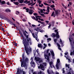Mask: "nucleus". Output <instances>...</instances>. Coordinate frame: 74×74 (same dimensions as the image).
Instances as JSON below:
<instances>
[{
    "mask_svg": "<svg viewBox=\"0 0 74 74\" xmlns=\"http://www.w3.org/2000/svg\"><path fill=\"white\" fill-rule=\"evenodd\" d=\"M29 40H30V39H27L24 38V39H23L22 42L24 46V48L26 51V53H27V54H29L28 52H29V48L28 47L29 45Z\"/></svg>",
    "mask_w": 74,
    "mask_h": 74,
    "instance_id": "f257e3e1",
    "label": "nucleus"
},
{
    "mask_svg": "<svg viewBox=\"0 0 74 74\" xmlns=\"http://www.w3.org/2000/svg\"><path fill=\"white\" fill-rule=\"evenodd\" d=\"M22 58L20 60L21 63V67H24L25 68L26 66V63L28 62L29 60L27 58L25 59V54L24 53H23L22 54Z\"/></svg>",
    "mask_w": 74,
    "mask_h": 74,
    "instance_id": "f03ea898",
    "label": "nucleus"
},
{
    "mask_svg": "<svg viewBox=\"0 0 74 74\" xmlns=\"http://www.w3.org/2000/svg\"><path fill=\"white\" fill-rule=\"evenodd\" d=\"M32 35L34 38H36V40H37V41H38H38H39V39H38V36H37V35H36V33H35V36H34V33L32 34Z\"/></svg>",
    "mask_w": 74,
    "mask_h": 74,
    "instance_id": "7ed1b4c3",
    "label": "nucleus"
},
{
    "mask_svg": "<svg viewBox=\"0 0 74 74\" xmlns=\"http://www.w3.org/2000/svg\"><path fill=\"white\" fill-rule=\"evenodd\" d=\"M73 38L72 37L71 38H69V40L70 42V44L72 47V48H74V46H73V42H72V40H73Z\"/></svg>",
    "mask_w": 74,
    "mask_h": 74,
    "instance_id": "20e7f679",
    "label": "nucleus"
},
{
    "mask_svg": "<svg viewBox=\"0 0 74 74\" xmlns=\"http://www.w3.org/2000/svg\"><path fill=\"white\" fill-rule=\"evenodd\" d=\"M38 23H41V24H42V25H42V26H40V27H44L45 25V23H44L43 22H41L40 21H38Z\"/></svg>",
    "mask_w": 74,
    "mask_h": 74,
    "instance_id": "39448f33",
    "label": "nucleus"
},
{
    "mask_svg": "<svg viewBox=\"0 0 74 74\" xmlns=\"http://www.w3.org/2000/svg\"><path fill=\"white\" fill-rule=\"evenodd\" d=\"M34 12V11L32 9H29V11L28 12L29 14V15H32L33 13V12Z\"/></svg>",
    "mask_w": 74,
    "mask_h": 74,
    "instance_id": "423d86ee",
    "label": "nucleus"
},
{
    "mask_svg": "<svg viewBox=\"0 0 74 74\" xmlns=\"http://www.w3.org/2000/svg\"><path fill=\"white\" fill-rule=\"evenodd\" d=\"M40 69L43 71H44L45 69H44V65L42 64H40Z\"/></svg>",
    "mask_w": 74,
    "mask_h": 74,
    "instance_id": "0eeeda50",
    "label": "nucleus"
},
{
    "mask_svg": "<svg viewBox=\"0 0 74 74\" xmlns=\"http://www.w3.org/2000/svg\"><path fill=\"white\" fill-rule=\"evenodd\" d=\"M35 59L36 60V62H38L41 59V58L39 57H35Z\"/></svg>",
    "mask_w": 74,
    "mask_h": 74,
    "instance_id": "6e6552de",
    "label": "nucleus"
},
{
    "mask_svg": "<svg viewBox=\"0 0 74 74\" xmlns=\"http://www.w3.org/2000/svg\"><path fill=\"white\" fill-rule=\"evenodd\" d=\"M10 25H14V27H15L17 28H18V27H17L16 26H15V24H14V23H13L12 22V21H11L10 22Z\"/></svg>",
    "mask_w": 74,
    "mask_h": 74,
    "instance_id": "1a4fd4ad",
    "label": "nucleus"
},
{
    "mask_svg": "<svg viewBox=\"0 0 74 74\" xmlns=\"http://www.w3.org/2000/svg\"><path fill=\"white\" fill-rule=\"evenodd\" d=\"M23 33L24 35L25 36V37H26L27 38V39L29 38V36H28V35H26V33H25V32H23Z\"/></svg>",
    "mask_w": 74,
    "mask_h": 74,
    "instance_id": "9d476101",
    "label": "nucleus"
},
{
    "mask_svg": "<svg viewBox=\"0 0 74 74\" xmlns=\"http://www.w3.org/2000/svg\"><path fill=\"white\" fill-rule=\"evenodd\" d=\"M56 36V38H59V37H60V36L59 35V32H57Z\"/></svg>",
    "mask_w": 74,
    "mask_h": 74,
    "instance_id": "9b49d317",
    "label": "nucleus"
},
{
    "mask_svg": "<svg viewBox=\"0 0 74 74\" xmlns=\"http://www.w3.org/2000/svg\"><path fill=\"white\" fill-rule=\"evenodd\" d=\"M38 46L39 48L40 47V48H42V44H38Z\"/></svg>",
    "mask_w": 74,
    "mask_h": 74,
    "instance_id": "f8f14e48",
    "label": "nucleus"
},
{
    "mask_svg": "<svg viewBox=\"0 0 74 74\" xmlns=\"http://www.w3.org/2000/svg\"><path fill=\"white\" fill-rule=\"evenodd\" d=\"M5 11L6 12H11V10L9 9H6L5 10Z\"/></svg>",
    "mask_w": 74,
    "mask_h": 74,
    "instance_id": "ddd939ff",
    "label": "nucleus"
},
{
    "mask_svg": "<svg viewBox=\"0 0 74 74\" xmlns=\"http://www.w3.org/2000/svg\"><path fill=\"white\" fill-rule=\"evenodd\" d=\"M19 71H20V69H19V68H18L17 70V73L16 74H20Z\"/></svg>",
    "mask_w": 74,
    "mask_h": 74,
    "instance_id": "4468645a",
    "label": "nucleus"
},
{
    "mask_svg": "<svg viewBox=\"0 0 74 74\" xmlns=\"http://www.w3.org/2000/svg\"><path fill=\"white\" fill-rule=\"evenodd\" d=\"M1 18L3 19H4V20H5V21H7V19H8V18L5 17H1Z\"/></svg>",
    "mask_w": 74,
    "mask_h": 74,
    "instance_id": "2eb2a0df",
    "label": "nucleus"
},
{
    "mask_svg": "<svg viewBox=\"0 0 74 74\" xmlns=\"http://www.w3.org/2000/svg\"><path fill=\"white\" fill-rule=\"evenodd\" d=\"M19 34H20V35L21 36V37L22 38V40L24 39V37L23 36V35H22V32H19Z\"/></svg>",
    "mask_w": 74,
    "mask_h": 74,
    "instance_id": "dca6fc26",
    "label": "nucleus"
},
{
    "mask_svg": "<svg viewBox=\"0 0 74 74\" xmlns=\"http://www.w3.org/2000/svg\"><path fill=\"white\" fill-rule=\"evenodd\" d=\"M50 8V7L49 6H47V10L46 11L47 12H49L50 11H49V9Z\"/></svg>",
    "mask_w": 74,
    "mask_h": 74,
    "instance_id": "f3484780",
    "label": "nucleus"
},
{
    "mask_svg": "<svg viewBox=\"0 0 74 74\" xmlns=\"http://www.w3.org/2000/svg\"><path fill=\"white\" fill-rule=\"evenodd\" d=\"M58 11L59 10H55V13L56 15H58Z\"/></svg>",
    "mask_w": 74,
    "mask_h": 74,
    "instance_id": "a211bd4d",
    "label": "nucleus"
},
{
    "mask_svg": "<svg viewBox=\"0 0 74 74\" xmlns=\"http://www.w3.org/2000/svg\"><path fill=\"white\" fill-rule=\"evenodd\" d=\"M18 1H19V3L22 4V3H23L24 0H18Z\"/></svg>",
    "mask_w": 74,
    "mask_h": 74,
    "instance_id": "6ab92c4d",
    "label": "nucleus"
},
{
    "mask_svg": "<svg viewBox=\"0 0 74 74\" xmlns=\"http://www.w3.org/2000/svg\"><path fill=\"white\" fill-rule=\"evenodd\" d=\"M11 62L10 61V60H7L6 63H7V65H8V64L10 63Z\"/></svg>",
    "mask_w": 74,
    "mask_h": 74,
    "instance_id": "aec40b11",
    "label": "nucleus"
},
{
    "mask_svg": "<svg viewBox=\"0 0 74 74\" xmlns=\"http://www.w3.org/2000/svg\"><path fill=\"white\" fill-rule=\"evenodd\" d=\"M51 55L52 56H55V54H54V52H53V51H50Z\"/></svg>",
    "mask_w": 74,
    "mask_h": 74,
    "instance_id": "412c9836",
    "label": "nucleus"
},
{
    "mask_svg": "<svg viewBox=\"0 0 74 74\" xmlns=\"http://www.w3.org/2000/svg\"><path fill=\"white\" fill-rule=\"evenodd\" d=\"M53 62L52 61L50 62L49 63L50 66L51 67V68H52V66L51 65H52V64H53Z\"/></svg>",
    "mask_w": 74,
    "mask_h": 74,
    "instance_id": "4be33fe9",
    "label": "nucleus"
},
{
    "mask_svg": "<svg viewBox=\"0 0 74 74\" xmlns=\"http://www.w3.org/2000/svg\"><path fill=\"white\" fill-rule=\"evenodd\" d=\"M20 14V12L18 11H16V15H19V14Z\"/></svg>",
    "mask_w": 74,
    "mask_h": 74,
    "instance_id": "5701e85b",
    "label": "nucleus"
},
{
    "mask_svg": "<svg viewBox=\"0 0 74 74\" xmlns=\"http://www.w3.org/2000/svg\"><path fill=\"white\" fill-rule=\"evenodd\" d=\"M64 68H63L62 69V73L63 74H64V73H65V71H64Z\"/></svg>",
    "mask_w": 74,
    "mask_h": 74,
    "instance_id": "b1692460",
    "label": "nucleus"
},
{
    "mask_svg": "<svg viewBox=\"0 0 74 74\" xmlns=\"http://www.w3.org/2000/svg\"><path fill=\"white\" fill-rule=\"evenodd\" d=\"M13 3L17 5H18V4H19V3L18 2H13Z\"/></svg>",
    "mask_w": 74,
    "mask_h": 74,
    "instance_id": "393cba45",
    "label": "nucleus"
},
{
    "mask_svg": "<svg viewBox=\"0 0 74 74\" xmlns=\"http://www.w3.org/2000/svg\"><path fill=\"white\" fill-rule=\"evenodd\" d=\"M72 55H74V50L73 51V52H71L70 53V55H71V56H72Z\"/></svg>",
    "mask_w": 74,
    "mask_h": 74,
    "instance_id": "a878e982",
    "label": "nucleus"
},
{
    "mask_svg": "<svg viewBox=\"0 0 74 74\" xmlns=\"http://www.w3.org/2000/svg\"><path fill=\"white\" fill-rule=\"evenodd\" d=\"M1 3L2 4H5V1H3L1 2Z\"/></svg>",
    "mask_w": 74,
    "mask_h": 74,
    "instance_id": "bb28decb",
    "label": "nucleus"
},
{
    "mask_svg": "<svg viewBox=\"0 0 74 74\" xmlns=\"http://www.w3.org/2000/svg\"><path fill=\"white\" fill-rule=\"evenodd\" d=\"M50 7L53 8H55V5H52L50 6Z\"/></svg>",
    "mask_w": 74,
    "mask_h": 74,
    "instance_id": "cd10ccee",
    "label": "nucleus"
},
{
    "mask_svg": "<svg viewBox=\"0 0 74 74\" xmlns=\"http://www.w3.org/2000/svg\"><path fill=\"white\" fill-rule=\"evenodd\" d=\"M31 62L30 64H32V63L33 62V59L32 57H31Z\"/></svg>",
    "mask_w": 74,
    "mask_h": 74,
    "instance_id": "c85d7f7f",
    "label": "nucleus"
},
{
    "mask_svg": "<svg viewBox=\"0 0 74 74\" xmlns=\"http://www.w3.org/2000/svg\"><path fill=\"white\" fill-rule=\"evenodd\" d=\"M60 63V60L58 59L57 60V64H58Z\"/></svg>",
    "mask_w": 74,
    "mask_h": 74,
    "instance_id": "c756f323",
    "label": "nucleus"
},
{
    "mask_svg": "<svg viewBox=\"0 0 74 74\" xmlns=\"http://www.w3.org/2000/svg\"><path fill=\"white\" fill-rule=\"evenodd\" d=\"M36 19L35 20V21H38V17H37V16H35Z\"/></svg>",
    "mask_w": 74,
    "mask_h": 74,
    "instance_id": "7c9ffc66",
    "label": "nucleus"
},
{
    "mask_svg": "<svg viewBox=\"0 0 74 74\" xmlns=\"http://www.w3.org/2000/svg\"><path fill=\"white\" fill-rule=\"evenodd\" d=\"M48 56H49L47 55V54H44V57L46 59H47V58L46 57H48Z\"/></svg>",
    "mask_w": 74,
    "mask_h": 74,
    "instance_id": "2f4dec72",
    "label": "nucleus"
},
{
    "mask_svg": "<svg viewBox=\"0 0 74 74\" xmlns=\"http://www.w3.org/2000/svg\"><path fill=\"white\" fill-rule=\"evenodd\" d=\"M25 10H26V12H29V9L28 8H27L26 9H25Z\"/></svg>",
    "mask_w": 74,
    "mask_h": 74,
    "instance_id": "473e14b6",
    "label": "nucleus"
},
{
    "mask_svg": "<svg viewBox=\"0 0 74 74\" xmlns=\"http://www.w3.org/2000/svg\"><path fill=\"white\" fill-rule=\"evenodd\" d=\"M56 67L57 68V69H59V65H58V64H56Z\"/></svg>",
    "mask_w": 74,
    "mask_h": 74,
    "instance_id": "72a5a7b5",
    "label": "nucleus"
},
{
    "mask_svg": "<svg viewBox=\"0 0 74 74\" xmlns=\"http://www.w3.org/2000/svg\"><path fill=\"white\" fill-rule=\"evenodd\" d=\"M40 1V0H38V3H39V4L38 5H40V4H41V2H42V1Z\"/></svg>",
    "mask_w": 74,
    "mask_h": 74,
    "instance_id": "f704fd0d",
    "label": "nucleus"
},
{
    "mask_svg": "<svg viewBox=\"0 0 74 74\" xmlns=\"http://www.w3.org/2000/svg\"><path fill=\"white\" fill-rule=\"evenodd\" d=\"M57 40H58L56 38L54 39V42H55V43H56V42Z\"/></svg>",
    "mask_w": 74,
    "mask_h": 74,
    "instance_id": "c9c22d12",
    "label": "nucleus"
},
{
    "mask_svg": "<svg viewBox=\"0 0 74 74\" xmlns=\"http://www.w3.org/2000/svg\"><path fill=\"white\" fill-rule=\"evenodd\" d=\"M47 59L48 62H49V56H48L47 57Z\"/></svg>",
    "mask_w": 74,
    "mask_h": 74,
    "instance_id": "e433bc0d",
    "label": "nucleus"
},
{
    "mask_svg": "<svg viewBox=\"0 0 74 74\" xmlns=\"http://www.w3.org/2000/svg\"><path fill=\"white\" fill-rule=\"evenodd\" d=\"M52 35L53 36V37H56V35L55 34L53 33L52 34Z\"/></svg>",
    "mask_w": 74,
    "mask_h": 74,
    "instance_id": "4c0bfd02",
    "label": "nucleus"
},
{
    "mask_svg": "<svg viewBox=\"0 0 74 74\" xmlns=\"http://www.w3.org/2000/svg\"><path fill=\"white\" fill-rule=\"evenodd\" d=\"M2 25H3V23H2V22L1 21L0 22V27L2 26Z\"/></svg>",
    "mask_w": 74,
    "mask_h": 74,
    "instance_id": "58836bf2",
    "label": "nucleus"
},
{
    "mask_svg": "<svg viewBox=\"0 0 74 74\" xmlns=\"http://www.w3.org/2000/svg\"><path fill=\"white\" fill-rule=\"evenodd\" d=\"M47 72L48 74H51V73L49 72V69H48L47 70Z\"/></svg>",
    "mask_w": 74,
    "mask_h": 74,
    "instance_id": "ea45409f",
    "label": "nucleus"
},
{
    "mask_svg": "<svg viewBox=\"0 0 74 74\" xmlns=\"http://www.w3.org/2000/svg\"><path fill=\"white\" fill-rule=\"evenodd\" d=\"M32 19H34V20H36V17H34V16H33L32 17Z\"/></svg>",
    "mask_w": 74,
    "mask_h": 74,
    "instance_id": "a19ab883",
    "label": "nucleus"
},
{
    "mask_svg": "<svg viewBox=\"0 0 74 74\" xmlns=\"http://www.w3.org/2000/svg\"><path fill=\"white\" fill-rule=\"evenodd\" d=\"M6 21H7L9 23H10V22H11V21H10V20L8 18L7 20Z\"/></svg>",
    "mask_w": 74,
    "mask_h": 74,
    "instance_id": "79ce46f5",
    "label": "nucleus"
},
{
    "mask_svg": "<svg viewBox=\"0 0 74 74\" xmlns=\"http://www.w3.org/2000/svg\"><path fill=\"white\" fill-rule=\"evenodd\" d=\"M39 30L40 32H43V30L42 29H39Z\"/></svg>",
    "mask_w": 74,
    "mask_h": 74,
    "instance_id": "37998d69",
    "label": "nucleus"
},
{
    "mask_svg": "<svg viewBox=\"0 0 74 74\" xmlns=\"http://www.w3.org/2000/svg\"><path fill=\"white\" fill-rule=\"evenodd\" d=\"M40 12L41 13H43V10L42 9H40Z\"/></svg>",
    "mask_w": 74,
    "mask_h": 74,
    "instance_id": "c03bdc74",
    "label": "nucleus"
},
{
    "mask_svg": "<svg viewBox=\"0 0 74 74\" xmlns=\"http://www.w3.org/2000/svg\"><path fill=\"white\" fill-rule=\"evenodd\" d=\"M27 1L25 0L24 1V3H26V4H27Z\"/></svg>",
    "mask_w": 74,
    "mask_h": 74,
    "instance_id": "a18cd8bd",
    "label": "nucleus"
},
{
    "mask_svg": "<svg viewBox=\"0 0 74 74\" xmlns=\"http://www.w3.org/2000/svg\"><path fill=\"white\" fill-rule=\"evenodd\" d=\"M47 40L48 41H51V39L50 38H48Z\"/></svg>",
    "mask_w": 74,
    "mask_h": 74,
    "instance_id": "49530a36",
    "label": "nucleus"
},
{
    "mask_svg": "<svg viewBox=\"0 0 74 74\" xmlns=\"http://www.w3.org/2000/svg\"><path fill=\"white\" fill-rule=\"evenodd\" d=\"M40 15H41V16H43V17H45V15H44V14H41Z\"/></svg>",
    "mask_w": 74,
    "mask_h": 74,
    "instance_id": "de8ad7c7",
    "label": "nucleus"
},
{
    "mask_svg": "<svg viewBox=\"0 0 74 74\" xmlns=\"http://www.w3.org/2000/svg\"><path fill=\"white\" fill-rule=\"evenodd\" d=\"M22 70L21 69L20 70V71L19 72V73H20V74H21V73H22Z\"/></svg>",
    "mask_w": 74,
    "mask_h": 74,
    "instance_id": "09e8293b",
    "label": "nucleus"
},
{
    "mask_svg": "<svg viewBox=\"0 0 74 74\" xmlns=\"http://www.w3.org/2000/svg\"><path fill=\"white\" fill-rule=\"evenodd\" d=\"M14 44H15V46H16V47H17V45H18V44H17V43L15 42H14Z\"/></svg>",
    "mask_w": 74,
    "mask_h": 74,
    "instance_id": "8fccbe9b",
    "label": "nucleus"
},
{
    "mask_svg": "<svg viewBox=\"0 0 74 74\" xmlns=\"http://www.w3.org/2000/svg\"><path fill=\"white\" fill-rule=\"evenodd\" d=\"M57 45L58 46V47H60V45H59V43H57Z\"/></svg>",
    "mask_w": 74,
    "mask_h": 74,
    "instance_id": "3c124183",
    "label": "nucleus"
},
{
    "mask_svg": "<svg viewBox=\"0 0 74 74\" xmlns=\"http://www.w3.org/2000/svg\"><path fill=\"white\" fill-rule=\"evenodd\" d=\"M54 13H55L54 12H53L51 14V16H53V15H54Z\"/></svg>",
    "mask_w": 74,
    "mask_h": 74,
    "instance_id": "603ef678",
    "label": "nucleus"
},
{
    "mask_svg": "<svg viewBox=\"0 0 74 74\" xmlns=\"http://www.w3.org/2000/svg\"><path fill=\"white\" fill-rule=\"evenodd\" d=\"M34 15L36 16V15H38V14L36 13H34Z\"/></svg>",
    "mask_w": 74,
    "mask_h": 74,
    "instance_id": "864d4df0",
    "label": "nucleus"
},
{
    "mask_svg": "<svg viewBox=\"0 0 74 74\" xmlns=\"http://www.w3.org/2000/svg\"><path fill=\"white\" fill-rule=\"evenodd\" d=\"M33 64V65H34V66H35V63L34 62H32L31 64Z\"/></svg>",
    "mask_w": 74,
    "mask_h": 74,
    "instance_id": "5fc2aeb1",
    "label": "nucleus"
},
{
    "mask_svg": "<svg viewBox=\"0 0 74 74\" xmlns=\"http://www.w3.org/2000/svg\"><path fill=\"white\" fill-rule=\"evenodd\" d=\"M32 4H33V3H29V4H28V5H32Z\"/></svg>",
    "mask_w": 74,
    "mask_h": 74,
    "instance_id": "6e6d98bb",
    "label": "nucleus"
},
{
    "mask_svg": "<svg viewBox=\"0 0 74 74\" xmlns=\"http://www.w3.org/2000/svg\"><path fill=\"white\" fill-rule=\"evenodd\" d=\"M45 22H46V23H47V24H48V23H49V21H46Z\"/></svg>",
    "mask_w": 74,
    "mask_h": 74,
    "instance_id": "4d7b16f0",
    "label": "nucleus"
},
{
    "mask_svg": "<svg viewBox=\"0 0 74 74\" xmlns=\"http://www.w3.org/2000/svg\"><path fill=\"white\" fill-rule=\"evenodd\" d=\"M32 26L33 27H36V26L32 24Z\"/></svg>",
    "mask_w": 74,
    "mask_h": 74,
    "instance_id": "13d9d810",
    "label": "nucleus"
},
{
    "mask_svg": "<svg viewBox=\"0 0 74 74\" xmlns=\"http://www.w3.org/2000/svg\"><path fill=\"white\" fill-rule=\"evenodd\" d=\"M69 5H70L71 6V4H72V3H71V2H69Z\"/></svg>",
    "mask_w": 74,
    "mask_h": 74,
    "instance_id": "bf43d9fd",
    "label": "nucleus"
},
{
    "mask_svg": "<svg viewBox=\"0 0 74 74\" xmlns=\"http://www.w3.org/2000/svg\"><path fill=\"white\" fill-rule=\"evenodd\" d=\"M60 42H61V44H63V43H62V40H61V39H60Z\"/></svg>",
    "mask_w": 74,
    "mask_h": 74,
    "instance_id": "052dcab7",
    "label": "nucleus"
},
{
    "mask_svg": "<svg viewBox=\"0 0 74 74\" xmlns=\"http://www.w3.org/2000/svg\"><path fill=\"white\" fill-rule=\"evenodd\" d=\"M39 63H41V62H42V60H40L39 61Z\"/></svg>",
    "mask_w": 74,
    "mask_h": 74,
    "instance_id": "680f3d73",
    "label": "nucleus"
},
{
    "mask_svg": "<svg viewBox=\"0 0 74 74\" xmlns=\"http://www.w3.org/2000/svg\"><path fill=\"white\" fill-rule=\"evenodd\" d=\"M58 29H56L55 30V32H56V33H58Z\"/></svg>",
    "mask_w": 74,
    "mask_h": 74,
    "instance_id": "e2e57ef3",
    "label": "nucleus"
},
{
    "mask_svg": "<svg viewBox=\"0 0 74 74\" xmlns=\"http://www.w3.org/2000/svg\"><path fill=\"white\" fill-rule=\"evenodd\" d=\"M45 37H46V38H48V35H45Z\"/></svg>",
    "mask_w": 74,
    "mask_h": 74,
    "instance_id": "0e129e2a",
    "label": "nucleus"
},
{
    "mask_svg": "<svg viewBox=\"0 0 74 74\" xmlns=\"http://www.w3.org/2000/svg\"><path fill=\"white\" fill-rule=\"evenodd\" d=\"M51 25L50 24L48 26V28L49 29H50V27H51Z\"/></svg>",
    "mask_w": 74,
    "mask_h": 74,
    "instance_id": "69168bd1",
    "label": "nucleus"
},
{
    "mask_svg": "<svg viewBox=\"0 0 74 74\" xmlns=\"http://www.w3.org/2000/svg\"><path fill=\"white\" fill-rule=\"evenodd\" d=\"M69 66V65H68V64H66L65 66L66 67H67V66Z\"/></svg>",
    "mask_w": 74,
    "mask_h": 74,
    "instance_id": "338daca9",
    "label": "nucleus"
},
{
    "mask_svg": "<svg viewBox=\"0 0 74 74\" xmlns=\"http://www.w3.org/2000/svg\"><path fill=\"white\" fill-rule=\"evenodd\" d=\"M22 21H23V22H26V20L25 19H23L22 20Z\"/></svg>",
    "mask_w": 74,
    "mask_h": 74,
    "instance_id": "774afa93",
    "label": "nucleus"
}]
</instances>
